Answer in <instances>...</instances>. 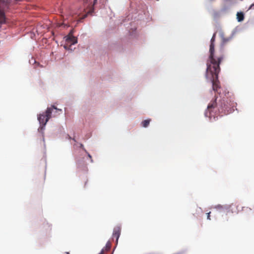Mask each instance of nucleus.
<instances>
[{
    "label": "nucleus",
    "mask_w": 254,
    "mask_h": 254,
    "mask_svg": "<svg viewBox=\"0 0 254 254\" xmlns=\"http://www.w3.org/2000/svg\"><path fill=\"white\" fill-rule=\"evenodd\" d=\"M85 152L87 154L88 157L90 159L91 162H93V160H92V156H91V155L89 153H88L87 151Z\"/></svg>",
    "instance_id": "nucleus-11"
},
{
    "label": "nucleus",
    "mask_w": 254,
    "mask_h": 254,
    "mask_svg": "<svg viewBox=\"0 0 254 254\" xmlns=\"http://www.w3.org/2000/svg\"><path fill=\"white\" fill-rule=\"evenodd\" d=\"M99 254H104V250L103 249Z\"/></svg>",
    "instance_id": "nucleus-17"
},
{
    "label": "nucleus",
    "mask_w": 254,
    "mask_h": 254,
    "mask_svg": "<svg viewBox=\"0 0 254 254\" xmlns=\"http://www.w3.org/2000/svg\"><path fill=\"white\" fill-rule=\"evenodd\" d=\"M150 122V120H145L143 121L141 123L142 126L144 127H147L149 125Z\"/></svg>",
    "instance_id": "nucleus-8"
},
{
    "label": "nucleus",
    "mask_w": 254,
    "mask_h": 254,
    "mask_svg": "<svg viewBox=\"0 0 254 254\" xmlns=\"http://www.w3.org/2000/svg\"><path fill=\"white\" fill-rule=\"evenodd\" d=\"M84 3H87L88 1V0H83Z\"/></svg>",
    "instance_id": "nucleus-16"
},
{
    "label": "nucleus",
    "mask_w": 254,
    "mask_h": 254,
    "mask_svg": "<svg viewBox=\"0 0 254 254\" xmlns=\"http://www.w3.org/2000/svg\"><path fill=\"white\" fill-rule=\"evenodd\" d=\"M210 212H208V213H207V219H209V220H210Z\"/></svg>",
    "instance_id": "nucleus-13"
},
{
    "label": "nucleus",
    "mask_w": 254,
    "mask_h": 254,
    "mask_svg": "<svg viewBox=\"0 0 254 254\" xmlns=\"http://www.w3.org/2000/svg\"><path fill=\"white\" fill-rule=\"evenodd\" d=\"M215 38V34H214L210 41L209 47V55L207 61V63L211 64L214 63H221L224 58V55L222 51L215 52L214 50V41Z\"/></svg>",
    "instance_id": "nucleus-2"
},
{
    "label": "nucleus",
    "mask_w": 254,
    "mask_h": 254,
    "mask_svg": "<svg viewBox=\"0 0 254 254\" xmlns=\"http://www.w3.org/2000/svg\"><path fill=\"white\" fill-rule=\"evenodd\" d=\"M5 22V17L3 10L0 7V28H1V24L4 23Z\"/></svg>",
    "instance_id": "nucleus-6"
},
{
    "label": "nucleus",
    "mask_w": 254,
    "mask_h": 254,
    "mask_svg": "<svg viewBox=\"0 0 254 254\" xmlns=\"http://www.w3.org/2000/svg\"><path fill=\"white\" fill-rule=\"evenodd\" d=\"M66 254H69L68 252H67L66 253Z\"/></svg>",
    "instance_id": "nucleus-18"
},
{
    "label": "nucleus",
    "mask_w": 254,
    "mask_h": 254,
    "mask_svg": "<svg viewBox=\"0 0 254 254\" xmlns=\"http://www.w3.org/2000/svg\"><path fill=\"white\" fill-rule=\"evenodd\" d=\"M121 234V228L119 227H117L114 229L113 237L116 239V241L118 242V239Z\"/></svg>",
    "instance_id": "nucleus-5"
},
{
    "label": "nucleus",
    "mask_w": 254,
    "mask_h": 254,
    "mask_svg": "<svg viewBox=\"0 0 254 254\" xmlns=\"http://www.w3.org/2000/svg\"><path fill=\"white\" fill-rule=\"evenodd\" d=\"M110 248V244H108V243L107 244L106 247H105L106 250H109Z\"/></svg>",
    "instance_id": "nucleus-12"
},
{
    "label": "nucleus",
    "mask_w": 254,
    "mask_h": 254,
    "mask_svg": "<svg viewBox=\"0 0 254 254\" xmlns=\"http://www.w3.org/2000/svg\"><path fill=\"white\" fill-rule=\"evenodd\" d=\"M53 109L58 111H62V110L58 109L54 105L52 106L50 108H47L45 113L41 114L38 117V120L40 124L43 126L46 125L49 120L51 118V115Z\"/></svg>",
    "instance_id": "nucleus-3"
},
{
    "label": "nucleus",
    "mask_w": 254,
    "mask_h": 254,
    "mask_svg": "<svg viewBox=\"0 0 254 254\" xmlns=\"http://www.w3.org/2000/svg\"><path fill=\"white\" fill-rule=\"evenodd\" d=\"M80 147H81L83 150L85 151V152H86L87 151L85 150V149L83 147V144H80Z\"/></svg>",
    "instance_id": "nucleus-14"
},
{
    "label": "nucleus",
    "mask_w": 254,
    "mask_h": 254,
    "mask_svg": "<svg viewBox=\"0 0 254 254\" xmlns=\"http://www.w3.org/2000/svg\"><path fill=\"white\" fill-rule=\"evenodd\" d=\"M237 19L239 22L243 21L244 19V15L243 12H237Z\"/></svg>",
    "instance_id": "nucleus-7"
},
{
    "label": "nucleus",
    "mask_w": 254,
    "mask_h": 254,
    "mask_svg": "<svg viewBox=\"0 0 254 254\" xmlns=\"http://www.w3.org/2000/svg\"><path fill=\"white\" fill-rule=\"evenodd\" d=\"M253 208L254 209V207Z\"/></svg>",
    "instance_id": "nucleus-19"
},
{
    "label": "nucleus",
    "mask_w": 254,
    "mask_h": 254,
    "mask_svg": "<svg viewBox=\"0 0 254 254\" xmlns=\"http://www.w3.org/2000/svg\"><path fill=\"white\" fill-rule=\"evenodd\" d=\"M220 63H206L205 77L211 82L212 90L219 94V96L215 95L214 99L208 104L205 112V116L208 117L210 121H212V117L215 120L218 115L223 116L232 113L234 111V107L236 104L233 100L229 99L226 94L222 97L220 91H219L221 88L220 81L218 80Z\"/></svg>",
    "instance_id": "nucleus-1"
},
{
    "label": "nucleus",
    "mask_w": 254,
    "mask_h": 254,
    "mask_svg": "<svg viewBox=\"0 0 254 254\" xmlns=\"http://www.w3.org/2000/svg\"><path fill=\"white\" fill-rule=\"evenodd\" d=\"M66 41L68 43H70L71 45L74 44L77 42V38L72 36L71 33L67 36Z\"/></svg>",
    "instance_id": "nucleus-4"
},
{
    "label": "nucleus",
    "mask_w": 254,
    "mask_h": 254,
    "mask_svg": "<svg viewBox=\"0 0 254 254\" xmlns=\"http://www.w3.org/2000/svg\"><path fill=\"white\" fill-rule=\"evenodd\" d=\"M252 210V208L248 207H243L242 210L245 212H248L249 211H251Z\"/></svg>",
    "instance_id": "nucleus-10"
},
{
    "label": "nucleus",
    "mask_w": 254,
    "mask_h": 254,
    "mask_svg": "<svg viewBox=\"0 0 254 254\" xmlns=\"http://www.w3.org/2000/svg\"><path fill=\"white\" fill-rule=\"evenodd\" d=\"M250 9H254V4H253L251 5Z\"/></svg>",
    "instance_id": "nucleus-15"
},
{
    "label": "nucleus",
    "mask_w": 254,
    "mask_h": 254,
    "mask_svg": "<svg viewBox=\"0 0 254 254\" xmlns=\"http://www.w3.org/2000/svg\"><path fill=\"white\" fill-rule=\"evenodd\" d=\"M83 10H84V8L83 9ZM82 11V9L80 10V12H77L76 13H74V12H70L69 14L70 15H71V16H74V15H77V16L79 15V14H80V13L81 12V11Z\"/></svg>",
    "instance_id": "nucleus-9"
}]
</instances>
